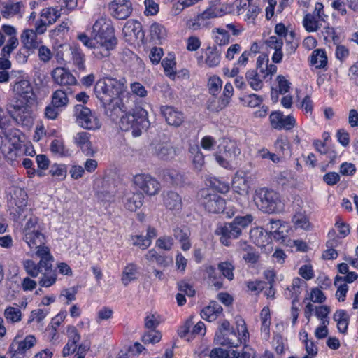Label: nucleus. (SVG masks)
I'll list each match as a JSON object with an SVG mask.
<instances>
[{
  "mask_svg": "<svg viewBox=\"0 0 358 358\" xmlns=\"http://www.w3.org/2000/svg\"><path fill=\"white\" fill-rule=\"evenodd\" d=\"M10 203L15 204V219L20 222L27 216L28 210L26 208L27 203V194L26 191L19 187H13L10 190Z\"/></svg>",
  "mask_w": 358,
  "mask_h": 358,
  "instance_id": "nucleus-7",
  "label": "nucleus"
},
{
  "mask_svg": "<svg viewBox=\"0 0 358 358\" xmlns=\"http://www.w3.org/2000/svg\"><path fill=\"white\" fill-rule=\"evenodd\" d=\"M161 113L169 125L179 127L184 121L182 113L172 106H162Z\"/></svg>",
  "mask_w": 358,
  "mask_h": 358,
  "instance_id": "nucleus-23",
  "label": "nucleus"
},
{
  "mask_svg": "<svg viewBox=\"0 0 358 358\" xmlns=\"http://www.w3.org/2000/svg\"><path fill=\"white\" fill-rule=\"evenodd\" d=\"M152 153L160 159L170 160L176 155L174 148L169 143H158L153 146Z\"/></svg>",
  "mask_w": 358,
  "mask_h": 358,
  "instance_id": "nucleus-27",
  "label": "nucleus"
},
{
  "mask_svg": "<svg viewBox=\"0 0 358 358\" xmlns=\"http://www.w3.org/2000/svg\"><path fill=\"white\" fill-rule=\"evenodd\" d=\"M260 208L268 213H275L282 211L284 203L280 194L272 189H261L258 193Z\"/></svg>",
  "mask_w": 358,
  "mask_h": 358,
  "instance_id": "nucleus-5",
  "label": "nucleus"
},
{
  "mask_svg": "<svg viewBox=\"0 0 358 358\" xmlns=\"http://www.w3.org/2000/svg\"><path fill=\"white\" fill-rule=\"evenodd\" d=\"M217 268L221 272L222 276L231 281L234 278V271L235 267L234 264L228 261L222 262L218 264Z\"/></svg>",
  "mask_w": 358,
  "mask_h": 358,
  "instance_id": "nucleus-48",
  "label": "nucleus"
},
{
  "mask_svg": "<svg viewBox=\"0 0 358 358\" xmlns=\"http://www.w3.org/2000/svg\"><path fill=\"white\" fill-rule=\"evenodd\" d=\"M161 338H162V335H161L160 332H159L158 331H156L155 329H152V330H148L143 334V336H142V341L145 344H148V343L155 344V343L159 342Z\"/></svg>",
  "mask_w": 358,
  "mask_h": 358,
  "instance_id": "nucleus-55",
  "label": "nucleus"
},
{
  "mask_svg": "<svg viewBox=\"0 0 358 358\" xmlns=\"http://www.w3.org/2000/svg\"><path fill=\"white\" fill-rule=\"evenodd\" d=\"M217 15L215 11L212 10H206L203 13L199 15L195 20V22L192 23V28L193 29H201L206 25L205 23L206 20L216 17Z\"/></svg>",
  "mask_w": 358,
  "mask_h": 358,
  "instance_id": "nucleus-46",
  "label": "nucleus"
},
{
  "mask_svg": "<svg viewBox=\"0 0 358 358\" xmlns=\"http://www.w3.org/2000/svg\"><path fill=\"white\" fill-rule=\"evenodd\" d=\"M137 278L138 272L136 265L134 264H129L126 266L122 275V283L127 286L131 281L137 279Z\"/></svg>",
  "mask_w": 358,
  "mask_h": 358,
  "instance_id": "nucleus-44",
  "label": "nucleus"
},
{
  "mask_svg": "<svg viewBox=\"0 0 358 358\" xmlns=\"http://www.w3.org/2000/svg\"><path fill=\"white\" fill-rule=\"evenodd\" d=\"M178 289L180 293L184 294L189 297H192L195 294V290L193 286L185 280L180 281L177 283Z\"/></svg>",
  "mask_w": 358,
  "mask_h": 358,
  "instance_id": "nucleus-63",
  "label": "nucleus"
},
{
  "mask_svg": "<svg viewBox=\"0 0 358 358\" xmlns=\"http://www.w3.org/2000/svg\"><path fill=\"white\" fill-rule=\"evenodd\" d=\"M222 307L215 301H210L209 305L202 309L201 317L208 322L215 321L222 313Z\"/></svg>",
  "mask_w": 358,
  "mask_h": 358,
  "instance_id": "nucleus-29",
  "label": "nucleus"
},
{
  "mask_svg": "<svg viewBox=\"0 0 358 358\" xmlns=\"http://www.w3.org/2000/svg\"><path fill=\"white\" fill-rule=\"evenodd\" d=\"M74 111L76 122L84 129L95 130L101 127L99 120L89 108L78 104L75 106Z\"/></svg>",
  "mask_w": 358,
  "mask_h": 358,
  "instance_id": "nucleus-8",
  "label": "nucleus"
},
{
  "mask_svg": "<svg viewBox=\"0 0 358 358\" xmlns=\"http://www.w3.org/2000/svg\"><path fill=\"white\" fill-rule=\"evenodd\" d=\"M49 311L48 309H36L31 312L27 324H31L33 322H36L38 324L41 323L48 315Z\"/></svg>",
  "mask_w": 358,
  "mask_h": 358,
  "instance_id": "nucleus-54",
  "label": "nucleus"
},
{
  "mask_svg": "<svg viewBox=\"0 0 358 358\" xmlns=\"http://www.w3.org/2000/svg\"><path fill=\"white\" fill-rule=\"evenodd\" d=\"M163 177L165 181L172 185L180 186L185 182L183 175L175 169L165 170L163 173Z\"/></svg>",
  "mask_w": 358,
  "mask_h": 358,
  "instance_id": "nucleus-37",
  "label": "nucleus"
},
{
  "mask_svg": "<svg viewBox=\"0 0 358 358\" xmlns=\"http://www.w3.org/2000/svg\"><path fill=\"white\" fill-rule=\"evenodd\" d=\"M274 148L275 152L280 156L281 159L291 155L290 143L286 136H279L274 143Z\"/></svg>",
  "mask_w": 358,
  "mask_h": 358,
  "instance_id": "nucleus-34",
  "label": "nucleus"
},
{
  "mask_svg": "<svg viewBox=\"0 0 358 358\" xmlns=\"http://www.w3.org/2000/svg\"><path fill=\"white\" fill-rule=\"evenodd\" d=\"M229 103L227 99H224L221 96L217 98L216 96H213L208 100L206 108L213 113H217L226 108Z\"/></svg>",
  "mask_w": 358,
  "mask_h": 358,
  "instance_id": "nucleus-43",
  "label": "nucleus"
},
{
  "mask_svg": "<svg viewBox=\"0 0 358 358\" xmlns=\"http://www.w3.org/2000/svg\"><path fill=\"white\" fill-rule=\"evenodd\" d=\"M131 240L134 245L139 246L142 250L148 248L152 242L149 238H145V236L141 235L132 236Z\"/></svg>",
  "mask_w": 358,
  "mask_h": 358,
  "instance_id": "nucleus-64",
  "label": "nucleus"
},
{
  "mask_svg": "<svg viewBox=\"0 0 358 358\" xmlns=\"http://www.w3.org/2000/svg\"><path fill=\"white\" fill-rule=\"evenodd\" d=\"M162 65L167 76H175L176 70L174 55L169 54L168 56L162 61Z\"/></svg>",
  "mask_w": 358,
  "mask_h": 358,
  "instance_id": "nucleus-47",
  "label": "nucleus"
},
{
  "mask_svg": "<svg viewBox=\"0 0 358 358\" xmlns=\"http://www.w3.org/2000/svg\"><path fill=\"white\" fill-rule=\"evenodd\" d=\"M214 340L217 344L229 348H236L241 343V340L235 331H216Z\"/></svg>",
  "mask_w": 358,
  "mask_h": 358,
  "instance_id": "nucleus-21",
  "label": "nucleus"
},
{
  "mask_svg": "<svg viewBox=\"0 0 358 358\" xmlns=\"http://www.w3.org/2000/svg\"><path fill=\"white\" fill-rule=\"evenodd\" d=\"M215 234L220 236V241L223 245L229 246L231 244V240L238 238L242 233L239 227L231 222L218 226Z\"/></svg>",
  "mask_w": 358,
  "mask_h": 358,
  "instance_id": "nucleus-14",
  "label": "nucleus"
},
{
  "mask_svg": "<svg viewBox=\"0 0 358 358\" xmlns=\"http://www.w3.org/2000/svg\"><path fill=\"white\" fill-rule=\"evenodd\" d=\"M303 24L308 32L316 31L319 29V22L316 17L310 13L305 15Z\"/></svg>",
  "mask_w": 358,
  "mask_h": 358,
  "instance_id": "nucleus-52",
  "label": "nucleus"
},
{
  "mask_svg": "<svg viewBox=\"0 0 358 358\" xmlns=\"http://www.w3.org/2000/svg\"><path fill=\"white\" fill-rule=\"evenodd\" d=\"M310 64L317 69H324L327 65V56L322 49H315L310 57Z\"/></svg>",
  "mask_w": 358,
  "mask_h": 358,
  "instance_id": "nucleus-35",
  "label": "nucleus"
},
{
  "mask_svg": "<svg viewBox=\"0 0 358 358\" xmlns=\"http://www.w3.org/2000/svg\"><path fill=\"white\" fill-rule=\"evenodd\" d=\"M197 200L199 204L208 213H220L224 212L226 208L225 200L212 189H201L198 192Z\"/></svg>",
  "mask_w": 358,
  "mask_h": 358,
  "instance_id": "nucleus-3",
  "label": "nucleus"
},
{
  "mask_svg": "<svg viewBox=\"0 0 358 358\" xmlns=\"http://www.w3.org/2000/svg\"><path fill=\"white\" fill-rule=\"evenodd\" d=\"M337 322V328L340 333L345 334L347 332L350 317L344 310H338L335 312L333 317Z\"/></svg>",
  "mask_w": 358,
  "mask_h": 358,
  "instance_id": "nucleus-36",
  "label": "nucleus"
},
{
  "mask_svg": "<svg viewBox=\"0 0 358 358\" xmlns=\"http://www.w3.org/2000/svg\"><path fill=\"white\" fill-rule=\"evenodd\" d=\"M306 285V283L303 280L299 278H294L291 287H288L285 290V297L287 299H294V303H297L302 291V287Z\"/></svg>",
  "mask_w": 358,
  "mask_h": 358,
  "instance_id": "nucleus-30",
  "label": "nucleus"
},
{
  "mask_svg": "<svg viewBox=\"0 0 358 358\" xmlns=\"http://www.w3.org/2000/svg\"><path fill=\"white\" fill-rule=\"evenodd\" d=\"M74 91L71 87L55 91L52 94L51 103L59 109L66 107L69 103L68 96L71 95Z\"/></svg>",
  "mask_w": 358,
  "mask_h": 358,
  "instance_id": "nucleus-26",
  "label": "nucleus"
},
{
  "mask_svg": "<svg viewBox=\"0 0 358 358\" xmlns=\"http://www.w3.org/2000/svg\"><path fill=\"white\" fill-rule=\"evenodd\" d=\"M49 173L53 177L62 180L66 176V169L64 165L55 164L51 166Z\"/></svg>",
  "mask_w": 358,
  "mask_h": 358,
  "instance_id": "nucleus-61",
  "label": "nucleus"
},
{
  "mask_svg": "<svg viewBox=\"0 0 358 358\" xmlns=\"http://www.w3.org/2000/svg\"><path fill=\"white\" fill-rule=\"evenodd\" d=\"M38 257L40 258L38 263H35L31 259H27L23 262L24 268L29 275L36 278L42 271L48 260H54L50 250L42 249L37 251Z\"/></svg>",
  "mask_w": 358,
  "mask_h": 358,
  "instance_id": "nucleus-10",
  "label": "nucleus"
},
{
  "mask_svg": "<svg viewBox=\"0 0 358 358\" xmlns=\"http://www.w3.org/2000/svg\"><path fill=\"white\" fill-rule=\"evenodd\" d=\"M240 153L241 150L236 141L224 138L218 146V151L215 155V160L222 167L228 168Z\"/></svg>",
  "mask_w": 358,
  "mask_h": 358,
  "instance_id": "nucleus-4",
  "label": "nucleus"
},
{
  "mask_svg": "<svg viewBox=\"0 0 358 358\" xmlns=\"http://www.w3.org/2000/svg\"><path fill=\"white\" fill-rule=\"evenodd\" d=\"M17 38H8L7 44L1 49V56L9 58L11 52L17 47Z\"/></svg>",
  "mask_w": 358,
  "mask_h": 358,
  "instance_id": "nucleus-60",
  "label": "nucleus"
},
{
  "mask_svg": "<svg viewBox=\"0 0 358 358\" xmlns=\"http://www.w3.org/2000/svg\"><path fill=\"white\" fill-rule=\"evenodd\" d=\"M215 45L220 47L228 45L230 42V35L227 30L223 28H214L212 31Z\"/></svg>",
  "mask_w": 358,
  "mask_h": 358,
  "instance_id": "nucleus-40",
  "label": "nucleus"
},
{
  "mask_svg": "<svg viewBox=\"0 0 358 358\" xmlns=\"http://www.w3.org/2000/svg\"><path fill=\"white\" fill-rule=\"evenodd\" d=\"M245 78L248 85L252 90L258 91L262 88V79L260 78L257 70H248L245 73Z\"/></svg>",
  "mask_w": 358,
  "mask_h": 358,
  "instance_id": "nucleus-41",
  "label": "nucleus"
},
{
  "mask_svg": "<svg viewBox=\"0 0 358 358\" xmlns=\"http://www.w3.org/2000/svg\"><path fill=\"white\" fill-rule=\"evenodd\" d=\"M127 103V111L123 112L119 116L120 117V127L122 131H131L134 137L140 136L143 129L150 126L147 111L141 106H136L131 110H129Z\"/></svg>",
  "mask_w": 358,
  "mask_h": 358,
  "instance_id": "nucleus-2",
  "label": "nucleus"
},
{
  "mask_svg": "<svg viewBox=\"0 0 358 358\" xmlns=\"http://www.w3.org/2000/svg\"><path fill=\"white\" fill-rule=\"evenodd\" d=\"M67 315L66 311H61L55 317L52 319L50 324L48 326L47 330L54 331V335L57 334V329L64 320Z\"/></svg>",
  "mask_w": 358,
  "mask_h": 358,
  "instance_id": "nucleus-56",
  "label": "nucleus"
},
{
  "mask_svg": "<svg viewBox=\"0 0 358 358\" xmlns=\"http://www.w3.org/2000/svg\"><path fill=\"white\" fill-rule=\"evenodd\" d=\"M133 180L138 189L150 196L157 194L161 189L160 183L149 174H136Z\"/></svg>",
  "mask_w": 358,
  "mask_h": 358,
  "instance_id": "nucleus-11",
  "label": "nucleus"
},
{
  "mask_svg": "<svg viewBox=\"0 0 358 358\" xmlns=\"http://www.w3.org/2000/svg\"><path fill=\"white\" fill-rule=\"evenodd\" d=\"M252 221V215L248 214L245 216H236L232 222H234V224H236V227H239L241 232L242 233V230L251 224Z\"/></svg>",
  "mask_w": 358,
  "mask_h": 358,
  "instance_id": "nucleus-58",
  "label": "nucleus"
},
{
  "mask_svg": "<svg viewBox=\"0 0 358 358\" xmlns=\"http://www.w3.org/2000/svg\"><path fill=\"white\" fill-rule=\"evenodd\" d=\"M71 55L73 64L78 67L79 70L85 69V55L80 48H71Z\"/></svg>",
  "mask_w": 358,
  "mask_h": 358,
  "instance_id": "nucleus-51",
  "label": "nucleus"
},
{
  "mask_svg": "<svg viewBox=\"0 0 358 358\" xmlns=\"http://www.w3.org/2000/svg\"><path fill=\"white\" fill-rule=\"evenodd\" d=\"M53 260H48L46 264L41 273V277L38 282L41 287H49L54 285L57 280V271L52 268Z\"/></svg>",
  "mask_w": 358,
  "mask_h": 358,
  "instance_id": "nucleus-25",
  "label": "nucleus"
},
{
  "mask_svg": "<svg viewBox=\"0 0 358 358\" xmlns=\"http://www.w3.org/2000/svg\"><path fill=\"white\" fill-rule=\"evenodd\" d=\"M54 82L64 88L71 87V89L78 85L76 78L68 70L62 67H57L51 73Z\"/></svg>",
  "mask_w": 358,
  "mask_h": 358,
  "instance_id": "nucleus-16",
  "label": "nucleus"
},
{
  "mask_svg": "<svg viewBox=\"0 0 358 358\" xmlns=\"http://www.w3.org/2000/svg\"><path fill=\"white\" fill-rule=\"evenodd\" d=\"M189 235L190 231L187 227H176L173 229V236L181 243V248L184 251L189 250L191 248Z\"/></svg>",
  "mask_w": 358,
  "mask_h": 358,
  "instance_id": "nucleus-32",
  "label": "nucleus"
},
{
  "mask_svg": "<svg viewBox=\"0 0 358 358\" xmlns=\"http://www.w3.org/2000/svg\"><path fill=\"white\" fill-rule=\"evenodd\" d=\"M112 16L118 20H125L132 12V4L129 0H113L109 4Z\"/></svg>",
  "mask_w": 358,
  "mask_h": 358,
  "instance_id": "nucleus-17",
  "label": "nucleus"
},
{
  "mask_svg": "<svg viewBox=\"0 0 358 358\" xmlns=\"http://www.w3.org/2000/svg\"><path fill=\"white\" fill-rule=\"evenodd\" d=\"M222 82L218 77L213 76L210 78L208 83L209 93L212 96H216L222 88Z\"/></svg>",
  "mask_w": 358,
  "mask_h": 358,
  "instance_id": "nucleus-59",
  "label": "nucleus"
},
{
  "mask_svg": "<svg viewBox=\"0 0 358 358\" xmlns=\"http://www.w3.org/2000/svg\"><path fill=\"white\" fill-rule=\"evenodd\" d=\"M97 45H95L93 51V54L97 59H102L108 57L110 55V51L113 50L117 43V41H96Z\"/></svg>",
  "mask_w": 358,
  "mask_h": 358,
  "instance_id": "nucleus-28",
  "label": "nucleus"
},
{
  "mask_svg": "<svg viewBox=\"0 0 358 358\" xmlns=\"http://www.w3.org/2000/svg\"><path fill=\"white\" fill-rule=\"evenodd\" d=\"M266 230L273 235V238L278 241H284L283 231H280L281 222L280 220L270 219L265 224Z\"/></svg>",
  "mask_w": 358,
  "mask_h": 358,
  "instance_id": "nucleus-38",
  "label": "nucleus"
},
{
  "mask_svg": "<svg viewBox=\"0 0 358 358\" xmlns=\"http://www.w3.org/2000/svg\"><path fill=\"white\" fill-rule=\"evenodd\" d=\"M9 109H11L10 105L7 110H3L0 107V136L8 137V130L11 127L13 118L11 114L9 113Z\"/></svg>",
  "mask_w": 358,
  "mask_h": 358,
  "instance_id": "nucleus-33",
  "label": "nucleus"
},
{
  "mask_svg": "<svg viewBox=\"0 0 358 358\" xmlns=\"http://www.w3.org/2000/svg\"><path fill=\"white\" fill-rule=\"evenodd\" d=\"M36 343V338L34 335L27 336L20 341H14L9 348V352L12 356L27 355V351Z\"/></svg>",
  "mask_w": 358,
  "mask_h": 358,
  "instance_id": "nucleus-19",
  "label": "nucleus"
},
{
  "mask_svg": "<svg viewBox=\"0 0 358 358\" xmlns=\"http://www.w3.org/2000/svg\"><path fill=\"white\" fill-rule=\"evenodd\" d=\"M150 34L153 41H159L166 36V31L163 25L154 22L150 27Z\"/></svg>",
  "mask_w": 358,
  "mask_h": 358,
  "instance_id": "nucleus-50",
  "label": "nucleus"
},
{
  "mask_svg": "<svg viewBox=\"0 0 358 358\" xmlns=\"http://www.w3.org/2000/svg\"><path fill=\"white\" fill-rule=\"evenodd\" d=\"M92 36L96 41H117L111 21L106 17L97 19L92 26Z\"/></svg>",
  "mask_w": 358,
  "mask_h": 358,
  "instance_id": "nucleus-6",
  "label": "nucleus"
},
{
  "mask_svg": "<svg viewBox=\"0 0 358 358\" xmlns=\"http://www.w3.org/2000/svg\"><path fill=\"white\" fill-rule=\"evenodd\" d=\"M145 258L150 262H156V264L161 267L168 266L171 262L168 257L159 255L154 249H151L147 252Z\"/></svg>",
  "mask_w": 358,
  "mask_h": 358,
  "instance_id": "nucleus-42",
  "label": "nucleus"
},
{
  "mask_svg": "<svg viewBox=\"0 0 358 358\" xmlns=\"http://www.w3.org/2000/svg\"><path fill=\"white\" fill-rule=\"evenodd\" d=\"M33 104H24L19 101H14L10 104L11 109L9 113L12 115L17 124L29 127L33 124V117L31 115V106Z\"/></svg>",
  "mask_w": 358,
  "mask_h": 358,
  "instance_id": "nucleus-9",
  "label": "nucleus"
},
{
  "mask_svg": "<svg viewBox=\"0 0 358 358\" xmlns=\"http://www.w3.org/2000/svg\"><path fill=\"white\" fill-rule=\"evenodd\" d=\"M205 273L208 280V282L212 284L217 289H220L222 287L223 283L221 277L218 275L216 268L213 266H206L205 267Z\"/></svg>",
  "mask_w": 358,
  "mask_h": 358,
  "instance_id": "nucleus-39",
  "label": "nucleus"
},
{
  "mask_svg": "<svg viewBox=\"0 0 358 358\" xmlns=\"http://www.w3.org/2000/svg\"><path fill=\"white\" fill-rule=\"evenodd\" d=\"M232 187L239 194H241V192H246L249 188V185L246 179H245L243 177H241L238 176H236L234 178Z\"/></svg>",
  "mask_w": 358,
  "mask_h": 358,
  "instance_id": "nucleus-57",
  "label": "nucleus"
},
{
  "mask_svg": "<svg viewBox=\"0 0 358 358\" xmlns=\"http://www.w3.org/2000/svg\"><path fill=\"white\" fill-rule=\"evenodd\" d=\"M41 19L36 23V30L38 34H43L49 24L55 23L60 17V12L54 8H46L41 13Z\"/></svg>",
  "mask_w": 358,
  "mask_h": 358,
  "instance_id": "nucleus-18",
  "label": "nucleus"
},
{
  "mask_svg": "<svg viewBox=\"0 0 358 358\" xmlns=\"http://www.w3.org/2000/svg\"><path fill=\"white\" fill-rule=\"evenodd\" d=\"M162 196L163 204L167 209L178 211L182 208V198L176 192L172 190L164 191Z\"/></svg>",
  "mask_w": 358,
  "mask_h": 358,
  "instance_id": "nucleus-24",
  "label": "nucleus"
},
{
  "mask_svg": "<svg viewBox=\"0 0 358 358\" xmlns=\"http://www.w3.org/2000/svg\"><path fill=\"white\" fill-rule=\"evenodd\" d=\"M3 315L8 322L17 323L22 320V311L19 308L8 306L5 310Z\"/></svg>",
  "mask_w": 358,
  "mask_h": 358,
  "instance_id": "nucleus-45",
  "label": "nucleus"
},
{
  "mask_svg": "<svg viewBox=\"0 0 358 358\" xmlns=\"http://www.w3.org/2000/svg\"><path fill=\"white\" fill-rule=\"evenodd\" d=\"M22 240L29 248L31 255H37V251L42 249L50 250L45 246V236L40 230L23 234Z\"/></svg>",
  "mask_w": 358,
  "mask_h": 358,
  "instance_id": "nucleus-13",
  "label": "nucleus"
},
{
  "mask_svg": "<svg viewBox=\"0 0 358 358\" xmlns=\"http://www.w3.org/2000/svg\"><path fill=\"white\" fill-rule=\"evenodd\" d=\"M205 54V59L203 56L198 58V62H203L206 66L210 68L217 66L221 61L222 50L217 45L208 46L205 50H202Z\"/></svg>",
  "mask_w": 358,
  "mask_h": 358,
  "instance_id": "nucleus-20",
  "label": "nucleus"
},
{
  "mask_svg": "<svg viewBox=\"0 0 358 358\" xmlns=\"http://www.w3.org/2000/svg\"><path fill=\"white\" fill-rule=\"evenodd\" d=\"M22 6V3L21 2L6 4L3 3L1 14L4 17H8L10 15H16L20 13Z\"/></svg>",
  "mask_w": 358,
  "mask_h": 358,
  "instance_id": "nucleus-53",
  "label": "nucleus"
},
{
  "mask_svg": "<svg viewBox=\"0 0 358 358\" xmlns=\"http://www.w3.org/2000/svg\"><path fill=\"white\" fill-rule=\"evenodd\" d=\"M13 92L17 96L15 101H19L24 104H34L35 103L36 96L29 80H21L16 82L13 86Z\"/></svg>",
  "mask_w": 358,
  "mask_h": 358,
  "instance_id": "nucleus-12",
  "label": "nucleus"
},
{
  "mask_svg": "<svg viewBox=\"0 0 358 358\" xmlns=\"http://www.w3.org/2000/svg\"><path fill=\"white\" fill-rule=\"evenodd\" d=\"M90 138V134L88 132H78L74 137V142L86 156L93 157L96 150H94Z\"/></svg>",
  "mask_w": 358,
  "mask_h": 358,
  "instance_id": "nucleus-22",
  "label": "nucleus"
},
{
  "mask_svg": "<svg viewBox=\"0 0 358 358\" xmlns=\"http://www.w3.org/2000/svg\"><path fill=\"white\" fill-rule=\"evenodd\" d=\"M272 128L278 130H290L296 126V119L292 115L285 116L280 111L272 112L269 116Z\"/></svg>",
  "mask_w": 358,
  "mask_h": 358,
  "instance_id": "nucleus-15",
  "label": "nucleus"
},
{
  "mask_svg": "<svg viewBox=\"0 0 358 358\" xmlns=\"http://www.w3.org/2000/svg\"><path fill=\"white\" fill-rule=\"evenodd\" d=\"M142 194H133L131 196H127L124 202L125 207L130 211H136L142 206Z\"/></svg>",
  "mask_w": 358,
  "mask_h": 358,
  "instance_id": "nucleus-49",
  "label": "nucleus"
},
{
  "mask_svg": "<svg viewBox=\"0 0 358 358\" xmlns=\"http://www.w3.org/2000/svg\"><path fill=\"white\" fill-rule=\"evenodd\" d=\"M292 222L296 228L308 229L310 225L308 218L302 214L294 215Z\"/></svg>",
  "mask_w": 358,
  "mask_h": 358,
  "instance_id": "nucleus-62",
  "label": "nucleus"
},
{
  "mask_svg": "<svg viewBox=\"0 0 358 358\" xmlns=\"http://www.w3.org/2000/svg\"><path fill=\"white\" fill-rule=\"evenodd\" d=\"M36 33H38L36 30H24L23 33L21 35V41L24 45V49L33 50L38 48L41 41H38L37 40Z\"/></svg>",
  "mask_w": 358,
  "mask_h": 358,
  "instance_id": "nucleus-31",
  "label": "nucleus"
},
{
  "mask_svg": "<svg viewBox=\"0 0 358 358\" xmlns=\"http://www.w3.org/2000/svg\"><path fill=\"white\" fill-rule=\"evenodd\" d=\"M124 83V78H104L99 80L94 88L106 115L113 120H117L122 111H127V103H129V98L124 95L127 90Z\"/></svg>",
  "mask_w": 358,
  "mask_h": 358,
  "instance_id": "nucleus-1",
  "label": "nucleus"
}]
</instances>
